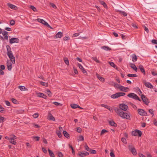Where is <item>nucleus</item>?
<instances>
[{
    "label": "nucleus",
    "mask_w": 157,
    "mask_h": 157,
    "mask_svg": "<svg viewBox=\"0 0 157 157\" xmlns=\"http://www.w3.org/2000/svg\"><path fill=\"white\" fill-rule=\"evenodd\" d=\"M114 110L116 113H117L123 119H130V114L127 113L123 112L122 111L117 108H115Z\"/></svg>",
    "instance_id": "nucleus-1"
},
{
    "label": "nucleus",
    "mask_w": 157,
    "mask_h": 157,
    "mask_svg": "<svg viewBox=\"0 0 157 157\" xmlns=\"http://www.w3.org/2000/svg\"><path fill=\"white\" fill-rule=\"evenodd\" d=\"M127 96L134 99L138 100L139 101H141V100L139 98L138 96L134 93H130L128 94L127 95Z\"/></svg>",
    "instance_id": "nucleus-2"
},
{
    "label": "nucleus",
    "mask_w": 157,
    "mask_h": 157,
    "mask_svg": "<svg viewBox=\"0 0 157 157\" xmlns=\"http://www.w3.org/2000/svg\"><path fill=\"white\" fill-rule=\"evenodd\" d=\"M132 135L135 136H138L140 137L142 135V132L140 130L136 129L135 131H133L132 133Z\"/></svg>",
    "instance_id": "nucleus-3"
},
{
    "label": "nucleus",
    "mask_w": 157,
    "mask_h": 157,
    "mask_svg": "<svg viewBox=\"0 0 157 157\" xmlns=\"http://www.w3.org/2000/svg\"><path fill=\"white\" fill-rule=\"evenodd\" d=\"M141 99L144 103L146 105H148L149 103V101L148 99L144 94L141 95Z\"/></svg>",
    "instance_id": "nucleus-4"
},
{
    "label": "nucleus",
    "mask_w": 157,
    "mask_h": 157,
    "mask_svg": "<svg viewBox=\"0 0 157 157\" xmlns=\"http://www.w3.org/2000/svg\"><path fill=\"white\" fill-rule=\"evenodd\" d=\"M128 147L129 150L131 151L133 155H136L137 152L134 147H133L132 145H128Z\"/></svg>",
    "instance_id": "nucleus-5"
},
{
    "label": "nucleus",
    "mask_w": 157,
    "mask_h": 157,
    "mask_svg": "<svg viewBox=\"0 0 157 157\" xmlns=\"http://www.w3.org/2000/svg\"><path fill=\"white\" fill-rule=\"evenodd\" d=\"M128 109V106L124 103L121 104L119 105V109H121L122 111H126Z\"/></svg>",
    "instance_id": "nucleus-6"
},
{
    "label": "nucleus",
    "mask_w": 157,
    "mask_h": 157,
    "mask_svg": "<svg viewBox=\"0 0 157 157\" xmlns=\"http://www.w3.org/2000/svg\"><path fill=\"white\" fill-rule=\"evenodd\" d=\"M38 21L41 23H42V24L44 25H45L46 26L52 29V28L51 27V26L48 24L47 22L45 21L43 19H40V18H38L37 19Z\"/></svg>",
    "instance_id": "nucleus-7"
},
{
    "label": "nucleus",
    "mask_w": 157,
    "mask_h": 157,
    "mask_svg": "<svg viewBox=\"0 0 157 157\" xmlns=\"http://www.w3.org/2000/svg\"><path fill=\"white\" fill-rule=\"evenodd\" d=\"M138 112V113L141 116H147V115L146 112L143 109H139Z\"/></svg>",
    "instance_id": "nucleus-8"
},
{
    "label": "nucleus",
    "mask_w": 157,
    "mask_h": 157,
    "mask_svg": "<svg viewBox=\"0 0 157 157\" xmlns=\"http://www.w3.org/2000/svg\"><path fill=\"white\" fill-rule=\"evenodd\" d=\"M19 39L17 38H12L10 40V43L11 44L14 43H18L19 42Z\"/></svg>",
    "instance_id": "nucleus-9"
},
{
    "label": "nucleus",
    "mask_w": 157,
    "mask_h": 157,
    "mask_svg": "<svg viewBox=\"0 0 157 157\" xmlns=\"http://www.w3.org/2000/svg\"><path fill=\"white\" fill-rule=\"evenodd\" d=\"M142 82L145 86L147 88L151 89L153 88V86L149 82H147L145 80H143Z\"/></svg>",
    "instance_id": "nucleus-10"
},
{
    "label": "nucleus",
    "mask_w": 157,
    "mask_h": 157,
    "mask_svg": "<svg viewBox=\"0 0 157 157\" xmlns=\"http://www.w3.org/2000/svg\"><path fill=\"white\" fill-rule=\"evenodd\" d=\"M9 57L10 59V60L12 62V63L13 64L15 63V57L13 55V54H10L7 55Z\"/></svg>",
    "instance_id": "nucleus-11"
},
{
    "label": "nucleus",
    "mask_w": 157,
    "mask_h": 157,
    "mask_svg": "<svg viewBox=\"0 0 157 157\" xmlns=\"http://www.w3.org/2000/svg\"><path fill=\"white\" fill-rule=\"evenodd\" d=\"M10 61L7 60V66L8 70L9 71H10L12 68V63Z\"/></svg>",
    "instance_id": "nucleus-12"
},
{
    "label": "nucleus",
    "mask_w": 157,
    "mask_h": 157,
    "mask_svg": "<svg viewBox=\"0 0 157 157\" xmlns=\"http://www.w3.org/2000/svg\"><path fill=\"white\" fill-rule=\"evenodd\" d=\"M36 94L37 96L38 97L43 98L45 99H46L47 98V96H46V95L43 93L39 92L37 93Z\"/></svg>",
    "instance_id": "nucleus-13"
},
{
    "label": "nucleus",
    "mask_w": 157,
    "mask_h": 157,
    "mask_svg": "<svg viewBox=\"0 0 157 157\" xmlns=\"http://www.w3.org/2000/svg\"><path fill=\"white\" fill-rule=\"evenodd\" d=\"M119 89L123 91L127 92L129 91V89L128 87H124L122 86H121L119 87Z\"/></svg>",
    "instance_id": "nucleus-14"
},
{
    "label": "nucleus",
    "mask_w": 157,
    "mask_h": 157,
    "mask_svg": "<svg viewBox=\"0 0 157 157\" xmlns=\"http://www.w3.org/2000/svg\"><path fill=\"white\" fill-rule=\"evenodd\" d=\"M78 155H79V156L81 157H84L85 156L88 155H89V153L87 151L85 152H80L78 154Z\"/></svg>",
    "instance_id": "nucleus-15"
},
{
    "label": "nucleus",
    "mask_w": 157,
    "mask_h": 157,
    "mask_svg": "<svg viewBox=\"0 0 157 157\" xmlns=\"http://www.w3.org/2000/svg\"><path fill=\"white\" fill-rule=\"evenodd\" d=\"M7 5L10 8L13 10H16L17 8V6L12 4L8 3Z\"/></svg>",
    "instance_id": "nucleus-16"
},
{
    "label": "nucleus",
    "mask_w": 157,
    "mask_h": 157,
    "mask_svg": "<svg viewBox=\"0 0 157 157\" xmlns=\"http://www.w3.org/2000/svg\"><path fill=\"white\" fill-rule=\"evenodd\" d=\"M14 112L15 113L19 114L23 113L24 112V111L22 109H15L14 110Z\"/></svg>",
    "instance_id": "nucleus-17"
},
{
    "label": "nucleus",
    "mask_w": 157,
    "mask_h": 157,
    "mask_svg": "<svg viewBox=\"0 0 157 157\" xmlns=\"http://www.w3.org/2000/svg\"><path fill=\"white\" fill-rule=\"evenodd\" d=\"M139 68L141 72H142L144 75H145V70L142 65H140L139 66Z\"/></svg>",
    "instance_id": "nucleus-18"
},
{
    "label": "nucleus",
    "mask_w": 157,
    "mask_h": 157,
    "mask_svg": "<svg viewBox=\"0 0 157 157\" xmlns=\"http://www.w3.org/2000/svg\"><path fill=\"white\" fill-rule=\"evenodd\" d=\"M55 36L56 38H60L63 36V33L61 32H58Z\"/></svg>",
    "instance_id": "nucleus-19"
},
{
    "label": "nucleus",
    "mask_w": 157,
    "mask_h": 157,
    "mask_svg": "<svg viewBox=\"0 0 157 157\" xmlns=\"http://www.w3.org/2000/svg\"><path fill=\"white\" fill-rule=\"evenodd\" d=\"M117 12H119L120 14L123 15L125 17L127 16V13L125 11L117 10Z\"/></svg>",
    "instance_id": "nucleus-20"
},
{
    "label": "nucleus",
    "mask_w": 157,
    "mask_h": 157,
    "mask_svg": "<svg viewBox=\"0 0 157 157\" xmlns=\"http://www.w3.org/2000/svg\"><path fill=\"white\" fill-rule=\"evenodd\" d=\"M109 124L111 126L114 127L117 126V124L113 121H109Z\"/></svg>",
    "instance_id": "nucleus-21"
},
{
    "label": "nucleus",
    "mask_w": 157,
    "mask_h": 157,
    "mask_svg": "<svg viewBox=\"0 0 157 157\" xmlns=\"http://www.w3.org/2000/svg\"><path fill=\"white\" fill-rule=\"evenodd\" d=\"M101 106L102 107L106 108V109L109 110L110 111H111V110H112V108H111V107L107 105L102 104L101 105Z\"/></svg>",
    "instance_id": "nucleus-22"
},
{
    "label": "nucleus",
    "mask_w": 157,
    "mask_h": 157,
    "mask_svg": "<svg viewBox=\"0 0 157 157\" xmlns=\"http://www.w3.org/2000/svg\"><path fill=\"white\" fill-rule=\"evenodd\" d=\"M63 134L64 136L66 138H70V135L66 131H63Z\"/></svg>",
    "instance_id": "nucleus-23"
},
{
    "label": "nucleus",
    "mask_w": 157,
    "mask_h": 157,
    "mask_svg": "<svg viewBox=\"0 0 157 157\" xmlns=\"http://www.w3.org/2000/svg\"><path fill=\"white\" fill-rule=\"evenodd\" d=\"M137 58L136 54H133L132 55V60L133 62H134L136 61L137 60Z\"/></svg>",
    "instance_id": "nucleus-24"
},
{
    "label": "nucleus",
    "mask_w": 157,
    "mask_h": 157,
    "mask_svg": "<svg viewBox=\"0 0 157 157\" xmlns=\"http://www.w3.org/2000/svg\"><path fill=\"white\" fill-rule=\"evenodd\" d=\"M101 48L106 51H110L111 49L108 46H104L101 47Z\"/></svg>",
    "instance_id": "nucleus-25"
},
{
    "label": "nucleus",
    "mask_w": 157,
    "mask_h": 157,
    "mask_svg": "<svg viewBox=\"0 0 157 157\" xmlns=\"http://www.w3.org/2000/svg\"><path fill=\"white\" fill-rule=\"evenodd\" d=\"M111 98L113 99L117 98L119 97L117 93L112 95L111 96Z\"/></svg>",
    "instance_id": "nucleus-26"
},
{
    "label": "nucleus",
    "mask_w": 157,
    "mask_h": 157,
    "mask_svg": "<svg viewBox=\"0 0 157 157\" xmlns=\"http://www.w3.org/2000/svg\"><path fill=\"white\" fill-rule=\"evenodd\" d=\"M97 77L99 80L102 82H104L105 81V79L99 76V75L97 74Z\"/></svg>",
    "instance_id": "nucleus-27"
},
{
    "label": "nucleus",
    "mask_w": 157,
    "mask_h": 157,
    "mask_svg": "<svg viewBox=\"0 0 157 157\" xmlns=\"http://www.w3.org/2000/svg\"><path fill=\"white\" fill-rule=\"evenodd\" d=\"M131 66V67L135 71L137 72V69L136 67L134 64H132Z\"/></svg>",
    "instance_id": "nucleus-28"
},
{
    "label": "nucleus",
    "mask_w": 157,
    "mask_h": 157,
    "mask_svg": "<svg viewBox=\"0 0 157 157\" xmlns=\"http://www.w3.org/2000/svg\"><path fill=\"white\" fill-rule=\"evenodd\" d=\"M49 155L51 157H55V155L52 151L49 149H48Z\"/></svg>",
    "instance_id": "nucleus-29"
},
{
    "label": "nucleus",
    "mask_w": 157,
    "mask_h": 157,
    "mask_svg": "<svg viewBox=\"0 0 157 157\" xmlns=\"http://www.w3.org/2000/svg\"><path fill=\"white\" fill-rule=\"evenodd\" d=\"M109 63L111 66L113 67L116 69H117V68L116 67V65L114 64V63L113 62H109Z\"/></svg>",
    "instance_id": "nucleus-30"
},
{
    "label": "nucleus",
    "mask_w": 157,
    "mask_h": 157,
    "mask_svg": "<svg viewBox=\"0 0 157 157\" xmlns=\"http://www.w3.org/2000/svg\"><path fill=\"white\" fill-rule=\"evenodd\" d=\"M127 76L129 77H137L136 74H129L127 75Z\"/></svg>",
    "instance_id": "nucleus-31"
},
{
    "label": "nucleus",
    "mask_w": 157,
    "mask_h": 157,
    "mask_svg": "<svg viewBox=\"0 0 157 157\" xmlns=\"http://www.w3.org/2000/svg\"><path fill=\"white\" fill-rule=\"evenodd\" d=\"M12 140H10V143H11L13 144L14 145H16L17 144V142H16V141L15 140H13V139L12 138H11Z\"/></svg>",
    "instance_id": "nucleus-32"
},
{
    "label": "nucleus",
    "mask_w": 157,
    "mask_h": 157,
    "mask_svg": "<svg viewBox=\"0 0 157 157\" xmlns=\"http://www.w3.org/2000/svg\"><path fill=\"white\" fill-rule=\"evenodd\" d=\"M46 92L48 94V96L50 97H51L52 95V94L51 91L48 89L46 90Z\"/></svg>",
    "instance_id": "nucleus-33"
},
{
    "label": "nucleus",
    "mask_w": 157,
    "mask_h": 157,
    "mask_svg": "<svg viewBox=\"0 0 157 157\" xmlns=\"http://www.w3.org/2000/svg\"><path fill=\"white\" fill-rule=\"evenodd\" d=\"M56 134H57L59 138H61L62 137V135L61 133V132L60 131L57 130L56 132Z\"/></svg>",
    "instance_id": "nucleus-34"
},
{
    "label": "nucleus",
    "mask_w": 157,
    "mask_h": 157,
    "mask_svg": "<svg viewBox=\"0 0 157 157\" xmlns=\"http://www.w3.org/2000/svg\"><path fill=\"white\" fill-rule=\"evenodd\" d=\"M78 105L75 104H72L71 105V106L73 109H76L77 108Z\"/></svg>",
    "instance_id": "nucleus-35"
},
{
    "label": "nucleus",
    "mask_w": 157,
    "mask_h": 157,
    "mask_svg": "<svg viewBox=\"0 0 157 157\" xmlns=\"http://www.w3.org/2000/svg\"><path fill=\"white\" fill-rule=\"evenodd\" d=\"M18 88L21 91L25 90L26 89V88L25 87V86H18Z\"/></svg>",
    "instance_id": "nucleus-36"
},
{
    "label": "nucleus",
    "mask_w": 157,
    "mask_h": 157,
    "mask_svg": "<svg viewBox=\"0 0 157 157\" xmlns=\"http://www.w3.org/2000/svg\"><path fill=\"white\" fill-rule=\"evenodd\" d=\"M40 83L41 85L45 87H47L48 86V84L47 82L46 83L43 82H40Z\"/></svg>",
    "instance_id": "nucleus-37"
},
{
    "label": "nucleus",
    "mask_w": 157,
    "mask_h": 157,
    "mask_svg": "<svg viewBox=\"0 0 157 157\" xmlns=\"http://www.w3.org/2000/svg\"><path fill=\"white\" fill-rule=\"evenodd\" d=\"M49 120H52L53 121H55V117L51 114L49 116Z\"/></svg>",
    "instance_id": "nucleus-38"
},
{
    "label": "nucleus",
    "mask_w": 157,
    "mask_h": 157,
    "mask_svg": "<svg viewBox=\"0 0 157 157\" xmlns=\"http://www.w3.org/2000/svg\"><path fill=\"white\" fill-rule=\"evenodd\" d=\"M100 3L103 6H104V7H105V8H106L107 7V5H106V4L104 1H100Z\"/></svg>",
    "instance_id": "nucleus-39"
},
{
    "label": "nucleus",
    "mask_w": 157,
    "mask_h": 157,
    "mask_svg": "<svg viewBox=\"0 0 157 157\" xmlns=\"http://www.w3.org/2000/svg\"><path fill=\"white\" fill-rule=\"evenodd\" d=\"M11 100L13 103L14 104H17L18 103V101L14 98H12L11 99Z\"/></svg>",
    "instance_id": "nucleus-40"
},
{
    "label": "nucleus",
    "mask_w": 157,
    "mask_h": 157,
    "mask_svg": "<svg viewBox=\"0 0 157 157\" xmlns=\"http://www.w3.org/2000/svg\"><path fill=\"white\" fill-rule=\"evenodd\" d=\"M64 60L65 63L67 65H69V61L68 59L67 58H65L64 59Z\"/></svg>",
    "instance_id": "nucleus-41"
},
{
    "label": "nucleus",
    "mask_w": 157,
    "mask_h": 157,
    "mask_svg": "<svg viewBox=\"0 0 157 157\" xmlns=\"http://www.w3.org/2000/svg\"><path fill=\"white\" fill-rule=\"evenodd\" d=\"M53 104H54L55 105H56V106H62V104L60 103L59 102H54L52 103Z\"/></svg>",
    "instance_id": "nucleus-42"
},
{
    "label": "nucleus",
    "mask_w": 157,
    "mask_h": 157,
    "mask_svg": "<svg viewBox=\"0 0 157 157\" xmlns=\"http://www.w3.org/2000/svg\"><path fill=\"white\" fill-rule=\"evenodd\" d=\"M119 97L124 96L125 95V93L123 92H118Z\"/></svg>",
    "instance_id": "nucleus-43"
},
{
    "label": "nucleus",
    "mask_w": 157,
    "mask_h": 157,
    "mask_svg": "<svg viewBox=\"0 0 157 157\" xmlns=\"http://www.w3.org/2000/svg\"><path fill=\"white\" fill-rule=\"evenodd\" d=\"M121 140L122 142L125 144H127V142L126 139L124 137L122 138L121 139Z\"/></svg>",
    "instance_id": "nucleus-44"
},
{
    "label": "nucleus",
    "mask_w": 157,
    "mask_h": 157,
    "mask_svg": "<svg viewBox=\"0 0 157 157\" xmlns=\"http://www.w3.org/2000/svg\"><path fill=\"white\" fill-rule=\"evenodd\" d=\"M130 105L135 109H137V108L136 106L134 104H133V103H130Z\"/></svg>",
    "instance_id": "nucleus-45"
},
{
    "label": "nucleus",
    "mask_w": 157,
    "mask_h": 157,
    "mask_svg": "<svg viewBox=\"0 0 157 157\" xmlns=\"http://www.w3.org/2000/svg\"><path fill=\"white\" fill-rule=\"evenodd\" d=\"M30 8L34 12L37 11V10L36 7L33 6H31Z\"/></svg>",
    "instance_id": "nucleus-46"
},
{
    "label": "nucleus",
    "mask_w": 157,
    "mask_h": 157,
    "mask_svg": "<svg viewBox=\"0 0 157 157\" xmlns=\"http://www.w3.org/2000/svg\"><path fill=\"white\" fill-rule=\"evenodd\" d=\"M70 39V37L68 36H66L64 37L63 38V40L64 41H67Z\"/></svg>",
    "instance_id": "nucleus-47"
},
{
    "label": "nucleus",
    "mask_w": 157,
    "mask_h": 157,
    "mask_svg": "<svg viewBox=\"0 0 157 157\" xmlns=\"http://www.w3.org/2000/svg\"><path fill=\"white\" fill-rule=\"evenodd\" d=\"M149 112L153 116L154 115V111L152 109H149L148 110Z\"/></svg>",
    "instance_id": "nucleus-48"
},
{
    "label": "nucleus",
    "mask_w": 157,
    "mask_h": 157,
    "mask_svg": "<svg viewBox=\"0 0 157 157\" xmlns=\"http://www.w3.org/2000/svg\"><path fill=\"white\" fill-rule=\"evenodd\" d=\"M107 132H108V131L107 130L104 129H102L101 132V135H102L104 133Z\"/></svg>",
    "instance_id": "nucleus-49"
},
{
    "label": "nucleus",
    "mask_w": 157,
    "mask_h": 157,
    "mask_svg": "<svg viewBox=\"0 0 157 157\" xmlns=\"http://www.w3.org/2000/svg\"><path fill=\"white\" fill-rule=\"evenodd\" d=\"M90 153L91 154H95L96 153L97 151L96 150H92L91 149H90Z\"/></svg>",
    "instance_id": "nucleus-50"
},
{
    "label": "nucleus",
    "mask_w": 157,
    "mask_h": 157,
    "mask_svg": "<svg viewBox=\"0 0 157 157\" xmlns=\"http://www.w3.org/2000/svg\"><path fill=\"white\" fill-rule=\"evenodd\" d=\"M85 148L86 150L90 151L91 148H90L87 145H85Z\"/></svg>",
    "instance_id": "nucleus-51"
},
{
    "label": "nucleus",
    "mask_w": 157,
    "mask_h": 157,
    "mask_svg": "<svg viewBox=\"0 0 157 157\" xmlns=\"http://www.w3.org/2000/svg\"><path fill=\"white\" fill-rule=\"evenodd\" d=\"M79 140L80 141H82L84 140L83 136H78Z\"/></svg>",
    "instance_id": "nucleus-52"
},
{
    "label": "nucleus",
    "mask_w": 157,
    "mask_h": 157,
    "mask_svg": "<svg viewBox=\"0 0 157 157\" xmlns=\"http://www.w3.org/2000/svg\"><path fill=\"white\" fill-rule=\"evenodd\" d=\"M114 86L115 87L118 88L119 89V87L121 86L120 85L117 83H114Z\"/></svg>",
    "instance_id": "nucleus-53"
},
{
    "label": "nucleus",
    "mask_w": 157,
    "mask_h": 157,
    "mask_svg": "<svg viewBox=\"0 0 157 157\" xmlns=\"http://www.w3.org/2000/svg\"><path fill=\"white\" fill-rule=\"evenodd\" d=\"M93 59L94 60V61H95V62H96L97 63H100V61L96 57H93Z\"/></svg>",
    "instance_id": "nucleus-54"
},
{
    "label": "nucleus",
    "mask_w": 157,
    "mask_h": 157,
    "mask_svg": "<svg viewBox=\"0 0 157 157\" xmlns=\"http://www.w3.org/2000/svg\"><path fill=\"white\" fill-rule=\"evenodd\" d=\"M39 116V114L38 113H35L33 115V117L34 118H37Z\"/></svg>",
    "instance_id": "nucleus-55"
},
{
    "label": "nucleus",
    "mask_w": 157,
    "mask_h": 157,
    "mask_svg": "<svg viewBox=\"0 0 157 157\" xmlns=\"http://www.w3.org/2000/svg\"><path fill=\"white\" fill-rule=\"evenodd\" d=\"M3 36H5L6 35H8V32L6 31H4L2 33Z\"/></svg>",
    "instance_id": "nucleus-56"
},
{
    "label": "nucleus",
    "mask_w": 157,
    "mask_h": 157,
    "mask_svg": "<svg viewBox=\"0 0 157 157\" xmlns=\"http://www.w3.org/2000/svg\"><path fill=\"white\" fill-rule=\"evenodd\" d=\"M4 111V108L3 107H2L0 105V112L3 113Z\"/></svg>",
    "instance_id": "nucleus-57"
},
{
    "label": "nucleus",
    "mask_w": 157,
    "mask_h": 157,
    "mask_svg": "<svg viewBox=\"0 0 157 157\" xmlns=\"http://www.w3.org/2000/svg\"><path fill=\"white\" fill-rule=\"evenodd\" d=\"M10 25H13L15 24V22L14 20H12L10 21Z\"/></svg>",
    "instance_id": "nucleus-58"
},
{
    "label": "nucleus",
    "mask_w": 157,
    "mask_h": 157,
    "mask_svg": "<svg viewBox=\"0 0 157 157\" xmlns=\"http://www.w3.org/2000/svg\"><path fill=\"white\" fill-rule=\"evenodd\" d=\"M78 66L81 70L83 69L84 68L83 67H82V66L81 64L79 63L78 64Z\"/></svg>",
    "instance_id": "nucleus-59"
},
{
    "label": "nucleus",
    "mask_w": 157,
    "mask_h": 157,
    "mask_svg": "<svg viewBox=\"0 0 157 157\" xmlns=\"http://www.w3.org/2000/svg\"><path fill=\"white\" fill-rule=\"evenodd\" d=\"M82 131V129L80 127H78L77 129V131L79 133H80Z\"/></svg>",
    "instance_id": "nucleus-60"
},
{
    "label": "nucleus",
    "mask_w": 157,
    "mask_h": 157,
    "mask_svg": "<svg viewBox=\"0 0 157 157\" xmlns=\"http://www.w3.org/2000/svg\"><path fill=\"white\" fill-rule=\"evenodd\" d=\"M42 151L45 154H46L47 153V151L46 149L44 147H42Z\"/></svg>",
    "instance_id": "nucleus-61"
},
{
    "label": "nucleus",
    "mask_w": 157,
    "mask_h": 157,
    "mask_svg": "<svg viewBox=\"0 0 157 157\" xmlns=\"http://www.w3.org/2000/svg\"><path fill=\"white\" fill-rule=\"evenodd\" d=\"M4 118L2 117H0V123H2L4 122Z\"/></svg>",
    "instance_id": "nucleus-62"
},
{
    "label": "nucleus",
    "mask_w": 157,
    "mask_h": 157,
    "mask_svg": "<svg viewBox=\"0 0 157 157\" xmlns=\"http://www.w3.org/2000/svg\"><path fill=\"white\" fill-rule=\"evenodd\" d=\"M5 103L6 105L7 106H10V102L8 101H5Z\"/></svg>",
    "instance_id": "nucleus-63"
},
{
    "label": "nucleus",
    "mask_w": 157,
    "mask_h": 157,
    "mask_svg": "<svg viewBox=\"0 0 157 157\" xmlns=\"http://www.w3.org/2000/svg\"><path fill=\"white\" fill-rule=\"evenodd\" d=\"M151 42L153 44H157V40H151Z\"/></svg>",
    "instance_id": "nucleus-64"
}]
</instances>
